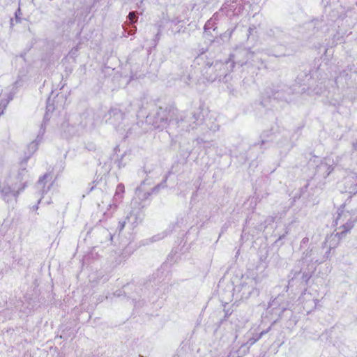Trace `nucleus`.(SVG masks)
Instances as JSON below:
<instances>
[{
  "label": "nucleus",
  "mask_w": 357,
  "mask_h": 357,
  "mask_svg": "<svg viewBox=\"0 0 357 357\" xmlns=\"http://www.w3.org/2000/svg\"><path fill=\"white\" fill-rule=\"evenodd\" d=\"M252 57H257L258 60L260 59L259 52L251 51L247 48L239 49L230 55L229 59L227 60V65H229V71H231L236 63L241 66L247 65L250 62V59Z\"/></svg>",
  "instance_id": "7"
},
{
  "label": "nucleus",
  "mask_w": 357,
  "mask_h": 357,
  "mask_svg": "<svg viewBox=\"0 0 357 357\" xmlns=\"http://www.w3.org/2000/svg\"><path fill=\"white\" fill-rule=\"evenodd\" d=\"M96 275V279L98 281L102 280V282H105V280H107V278H104L105 277V271H103L102 270L97 271Z\"/></svg>",
  "instance_id": "34"
},
{
  "label": "nucleus",
  "mask_w": 357,
  "mask_h": 357,
  "mask_svg": "<svg viewBox=\"0 0 357 357\" xmlns=\"http://www.w3.org/2000/svg\"><path fill=\"white\" fill-rule=\"evenodd\" d=\"M190 68L197 70L199 79L202 77L210 82H213L222 75L220 72L222 69L227 68L229 71V66L227 65V61L225 63L219 61H214L212 58L208 57L204 53H202L195 58Z\"/></svg>",
  "instance_id": "1"
},
{
  "label": "nucleus",
  "mask_w": 357,
  "mask_h": 357,
  "mask_svg": "<svg viewBox=\"0 0 357 357\" xmlns=\"http://www.w3.org/2000/svg\"><path fill=\"white\" fill-rule=\"evenodd\" d=\"M266 36L271 43V47L266 50L268 56L275 57L286 56V47L290 41V35L280 27L274 26L266 31Z\"/></svg>",
  "instance_id": "3"
},
{
  "label": "nucleus",
  "mask_w": 357,
  "mask_h": 357,
  "mask_svg": "<svg viewBox=\"0 0 357 357\" xmlns=\"http://www.w3.org/2000/svg\"><path fill=\"white\" fill-rule=\"evenodd\" d=\"M158 239H159V238H158L157 236H153V237H152V241H152V242H153V241H158Z\"/></svg>",
  "instance_id": "52"
},
{
  "label": "nucleus",
  "mask_w": 357,
  "mask_h": 357,
  "mask_svg": "<svg viewBox=\"0 0 357 357\" xmlns=\"http://www.w3.org/2000/svg\"><path fill=\"white\" fill-rule=\"evenodd\" d=\"M277 144L280 147L289 146V139L288 137H282L281 141H278Z\"/></svg>",
  "instance_id": "31"
},
{
  "label": "nucleus",
  "mask_w": 357,
  "mask_h": 357,
  "mask_svg": "<svg viewBox=\"0 0 357 357\" xmlns=\"http://www.w3.org/2000/svg\"><path fill=\"white\" fill-rule=\"evenodd\" d=\"M312 272L310 271H302L301 269L299 270H292L290 275L289 279L288 281V285L285 287L286 291H287L289 286H294L296 285H301V284H306L308 282V280L311 278Z\"/></svg>",
  "instance_id": "11"
},
{
  "label": "nucleus",
  "mask_w": 357,
  "mask_h": 357,
  "mask_svg": "<svg viewBox=\"0 0 357 357\" xmlns=\"http://www.w3.org/2000/svg\"><path fill=\"white\" fill-rule=\"evenodd\" d=\"M78 50H79V46H77L75 47H73L69 52L68 54V56H70V58H75L77 56V52H78Z\"/></svg>",
  "instance_id": "36"
},
{
  "label": "nucleus",
  "mask_w": 357,
  "mask_h": 357,
  "mask_svg": "<svg viewBox=\"0 0 357 357\" xmlns=\"http://www.w3.org/2000/svg\"><path fill=\"white\" fill-rule=\"evenodd\" d=\"M29 158V155L23 160L20 163V168L16 176L17 181L15 183H17L19 185L22 183L27 184V178H29V172L26 168L27 160Z\"/></svg>",
  "instance_id": "16"
},
{
  "label": "nucleus",
  "mask_w": 357,
  "mask_h": 357,
  "mask_svg": "<svg viewBox=\"0 0 357 357\" xmlns=\"http://www.w3.org/2000/svg\"><path fill=\"white\" fill-rule=\"evenodd\" d=\"M354 148L357 150V141L353 144Z\"/></svg>",
  "instance_id": "54"
},
{
  "label": "nucleus",
  "mask_w": 357,
  "mask_h": 357,
  "mask_svg": "<svg viewBox=\"0 0 357 357\" xmlns=\"http://www.w3.org/2000/svg\"><path fill=\"white\" fill-rule=\"evenodd\" d=\"M173 357H180V355L177 354L176 355H174Z\"/></svg>",
  "instance_id": "58"
},
{
  "label": "nucleus",
  "mask_w": 357,
  "mask_h": 357,
  "mask_svg": "<svg viewBox=\"0 0 357 357\" xmlns=\"http://www.w3.org/2000/svg\"><path fill=\"white\" fill-rule=\"evenodd\" d=\"M130 206V211L118 222L115 234H120L126 227L132 232L142 222L144 218V206L137 201L132 202Z\"/></svg>",
  "instance_id": "4"
},
{
  "label": "nucleus",
  "mask_w": 357,
  "mask_h": 357,
  "mask_svg": "<svg viewBox=\"0 0 357 357\" xmlns=\"http://www.w3.org/2000/svg\"><path fill=\"white\" fill-rule=\"evenodd\" d=\"M119 151H120L119 146L117 145L114 148V155L112 156H111L109 158H107V157L104 158L103 155H101L100 157L98 159V165H101L102 163H103L105 165L107 162V160L110 159V160H114V162L117 165V166L119 168H121V167H123L125 165V164H123L122 160L124 156V154L121 155V158L120 159L114 158L115 154H116L117 152H119Z\"/></svg>",
  "instance_id": "21"
},
{
  "label": "nucleus",
  "mask_w": 357,
  "mask_h": 357,
  "mask_svg": "<svg viewBox=\"0 0 357 357\" xmlns=\"http://www.w3.org/2000/svg\"><path fill=\"white\" fill-rule=\"evenodd\" d=\"M128 19L129 20L130 24H131L132 25H135V24L138 20L137 13L135 12V11L130 12L128 15Z\"/></svg>",
  "instance_id": "29"
},
{
  "label": "nucleus",
  "mask_w": 357,
  "mask_h": 357,
  "mask_svg": "<svg viewBox=\"0 0 357 357\" xmlns=\"http://www.w3.org/2000/svg\"><path fill=\"white\" fill-rule=\"evenodd\" d=\"M341 217H342V214H341V213H338V216H337V218H336V224H337V225L338 224V223H337V222L340 220Z\"/></svg>",
  "instance_id": "47"
},
{
  "label": "nucleus",
  "mask_w": 357,
  "mask_h": 357,
  "mask_svg": "<svg viewBox=\"0 0 357 357\" xmlns=\"http://www.w3.org/2000/svg\"><path fill=\"white\" fill-rule=\"evenodd\" d=\"M100 233L105 236V239L101 240L102 243L103 242H107L108 241H112L114 234H112L108 229L105 228H101Z\"/></svg>",
  "instance_id": "27"
},
{
  "label": "nucleus",
  "mask_w": 357,
  "mask_h": 357,
  "mask_svg": "<svg viewBox=\"0 0 357 357\" xmlns=\"http://www.w3.org/2000/svg\"><path fill=\"white\" fill-rule=\"evenodd\" d=\"M354 66H348L347 68L342 70L335 78V84L337 87L351 86L353 82V77L356 75Z\"/></svg>",
  "instance_id": "12"
},
{
  "label": "nucleus",
  "mask_w": 357,
  "mask_h": 357,
  "mask_svg": "<svg viewBox=\"0 0 357 357\" xmlns=\"http://www.w3.org/2000/svg\"><path fill=\"white\" fill-rule=\"evenodd\" d=\"M105 252V250L98 246H93L92 248H91V261H95L100 257H102Z\"/></svg>",
  "instance_id": "25"
},
{
  "label": "nucleus",
  "mask_w": 357,
  "mask_h": 357,
  "mask_svg": "<svg viewBox=\"0 0 357 357\" xmlns=\"http://www.w3.org/2000/svg\"><path fill=\"white\" fill-rule=\"evenodd\" d=\"M257 281L253 278L247 277L243 279L239 285L234 287V291L239 294L241 299H247L251 295H258L259 291L256 288Z\"/></svg>",
  "instance_id": "9"
},
{
  "label": "nucleus",
  "mask_w": 357,
  "mask_h": 357,
  "mask_svg": "<svg viewBox=\"0 0 357 357\" xmlns=\"http://www.w3.org/2000/svg\"><path fill=\"white\" fill-rule=\"evenodd\" d=\"M17 13H20V8L17 10V12H15V17H16V20H17V22H19L20 20H18Z\"/></svg>",
  "instance_id": "51"
},
{
  "label": "nucleus",
  "mask_w": 357,
  "mask_h": 357,
  "mask_svg": "<svg viewBox=\"0 0 357 357\" xmlns=\"http://www.w3.org/2000/svg\"><path fill=\"white\" fill-rule=\"evenodd\" d=\"M319 251V248H312L310 249H307L305 251L303 252L302 259L305 262H310L319 264L324 262V258L320 259L318 257V254Z\"/></svg>",
  "instance_id": "15"
},
{
  "label": "nucleus",
  "mask_w": 357,
  "mask_h": 357,
  "mask_svg": "<svg viewBox=\"0 0 357 357\" xmlns=\"http://www.w3.org/2000/svg\"><path fill=\"white\" fill-rule=\"evenodd\" d=\"M260 59H257V57H252V59H250V62L248 64H250L251 66H257L258 64L262 63V59L261 56H259Z\"/></svg>",
  "instance_id": "35"
},
{
  "label": "nucleus",
  "mask_w": 357,
  "mask_h": 357,
  "mask_svg": "<svg viewBox=\"0 0 357 357\" xmlns=\"http://www.w3.org/2000/svg\"><path fill=\"white\" fill-rule=\"evenodd\" d=\"M152 171H153L152 168H149L146 165H144L143 167L142 172L144 174H146V175H148L149 174H151Z\"/></svg>",
  "instance_id": "42"
},
{
  "label": "nucleus",
  "mask_w": 357,
  "mask_h": 357,
  "mask_svg": "<svg viewBox=\"0 0 357 357\" xmlns=\"http://www.w3.org/2000/svg\"><path fill=\"white\" fill-rule=\"evenodd\" d=\"M112 256H113V257H115L116 255H119V258L121 257V256L119 255V253H117L116 252H113L112 253Z\"/></svg>",
  "instance_id": "53"
},
{
  "label": "nucleus",
  "mask_w": 357,
  "mask_h": 357,
  "mask_svg": "<svg viewBox=\"0 0 357 357\" xmlns=\"http://www.w3.org/2000/svg\"><path fill=\"white\" fill-rule=\"evenodd\" d=\"M160 31L158 30V31L157 32V33L155 36V39H154L155 45H156L157 42L160 40Z\"/></svg>",
  "instance_id": "43"
},
{
  "label": "nucleus",
  "mask_w": 357,
  "mask_h": 357,
  "mask_svg": "<svg viewBox=\"0 0 357 357\" xmlns=\"http://www.w3.org/2000/svg\"><path fill=\"white\" fill-rule=\"evenodd\" d=\"M190 154H191V151L189 149L181 150V155L185 160H187L189 158Z\"/></svg>",
  "instance_id": "38"
},
{
  "label": "nucleus",
  "mask_w": 357,
  "mask_h": 357,
  "mask_svg": "<svg viewBox=\"0 0 357 357\" xmlns=\"http://www.w3.org/2000/svg\"><path fill=\"white\" fill-rule=\"evenodd\" d=\"M144 0H139V1L137 2V8L140 10V14L142 15L143 12L145 10V8L143 4Z\"/></svg>",
  "instance_id": "40"
},
{
  "label": "nucleus",
  "mask_w": 357,
  "mask_h": 357,
  "mask_svg": "<svg viewBox=\"0 0 357 357\" xmlns=\"http://www.w3.org/2000/svg\"><path fill=\"white\" fill-rule=\"evenodd\" d=\"M124 192V185L122 183H120L116 187V194L123 193Z\"/></svg>",
  "instance_id": "41"
},
{
  "label": "nucleus",
  "mask_w": 357,
  "mask_h": 357,
  "mask_svg": "<svg viewBox=\"0 0 357 357\" xmlns=\"http://www.w3.org/2000/svg\"><path fill=\"white\" fill-rule=\"evenodd\" d=\"M223 321H224V319H220V324H222V323H223Z\"/></svg>",
  "instance_id": "59"
},
{
  "label": "nucleus",
  "mask_w": 357,
  "mask_h": 357,
  "mask_svg": "<svg viewBox=\"0 0 357 357\" xmlns=\"http://www.w3.org/2000/svg\"><path fill=\"white\" fill-rule=\"evenodd\" d=\"M98 282H99V281H98V280H97L96 279V280L94 279V280H93L92 281L91 280V286H92V287H94V284H93V283L97 284V283H98Z\"/></svg>",
  "instance_id": "48"
},
{
  "label": "nucleus",
  "mask_w": 357,
  "mask_h": 357,
  "mask_svg": "<svg viewBox=\"0 0 357 357\" xmlns=\"http://www.w3.org/2000/svg\"><path fill=\"white\" fill-rule=\"evenodd\" d=\"M277 321L278 320L273 321L271 325L266 330H264L259 333H257L254 335L252 337L249 338L246 343H244L243 344L241 345L238 352H240L241 354L244 355L252 345H253L257 341H258L263 335L267 334L268 332L271 331L273 326L277 322Z\"/></svg>",
  "instance_id": "14"
},
{
  "label": "nucleus",
  "mask_w": 357,
  "mask_h": 357,
  "mask_svg": "<svg viewBox=\"0 0 357 357\" xmlns=\"http://www.w3.org/2000/svg\"><path fill=\"white\" fill-rule=\"evenodd\" d=\"M272 132L271 130L264 131L261 135V144H265L266 142H268L270 140H273L272 137Z\"/></svg>",
  "instance_id": "26"
},
{
  "label": "nucleus",
  "mask_w": 357,
  "mask_h": 357,
  "mask_svg": "<svg viewBox=\"0 0 357 357\" xmlns=\"http://www.w3.org/2000/svg\"><path fill=\"white\" fill-rule=\"evenodd\" d=\"M204 29L205 32H207L211 29H213V31H215L217 28L214 27L213 22H212L211 20H209L206 22Z\"/></svg>",
  "instance_id": "33"
},
{
  "label": "nucleus",
  "mask_w": 357,
  "mask_h": 357,
  "mask_svg": "<svg viewBox=\"0 0 357 357\" xmlns=\"http://www.w3.org/2000/svg\"><path fill=\"white\" fill-rule=\"evenodd\" d=\"M114 266H116L121 263V259H116L114 261L112 262Z\"/></svg>",
  "instance_id": "49"
},
{
  "label": "nucleus",
  "mask_w": 357,
  "mask_h": 357,
  "mask_svg": "<svg viewBox=\"0 0 357 357\" xmlns=\"http://www.w3.org/2000/svg\"><path fill=\"white\" fill-rule=\"evenodd\" d=\"M139 357H144V356H142L139 355Z\"/></svg>",
  "instance_id": "64"
},
{
  "label": "nucleus",
  "mask_w": 357,
  "mask_h": 357,
  "mask_svg": "<svg viewBox=\"0 0 357 357\" xmlns=\"http://www.w3.org/2000/svg\"><path fill=\"white\" fill-rule=\"evenodd\" d=\"M48 177V174H45L43 176L40 177L38 183H37V188H43L45 185V180Z\"/></svg>",
  "instance_id": "32"
},
{
  "label": "nucleus",
  "mask_w": 357,
  "mask_h": 357,
  "mask_svg": "<svg viewBox=\"0 0 357 357\" xmlns=\"http://www.w3.org/2000/svg\"><path fill=\"white\" fill-rule=\"evenodd\" d=\"M33 208L37 209L38 208V206H34Z\"/></svg>",
  "instance_id": "63"
},
{
  "label": "nucleus",
  "mask_w": 357,
  "mask_h": 357,
  "mask_svg": "<svg viewBox=\"0 0 357 357\" xmlns=\"http://www.w3.org/2000/svg\"><path fill=\"white\" fill-rule=\"evenodd\" d=\"M279 319H287L288 326H292L296 325L297 319L296 316L294 314V312L289 308V307H283V310L279 313Z\"/></svg>",
  "instance_id": "18"
},
{
  "label": "nucleus",
  "mask_w": 357,
  "mask_h": 357,
  "mask_svg": "<svg viewBox=\"0 0 357 357\" xmlns=\"http://www.w3.org/2000/svg\"><path fill=\"white\" fill-rule=\"evenodd\" d=\"M26 188V183H3L0 185V194L1 198L8 204L13 205L17 202L19 194Z\"/></svg>",
  "instance_id": "8"
},
{
  "label": "nucleus",
  "mask_w": 357,
  "mask_h": 357,
  "mask_svg": "<svg viewBox=\"0 0 357 357\" xmlns=\"http://www.w3.org/2000/svg\"><path fill=\"white\" fill-rule=\"evenodd\" d=\"M199 75L197 74V70L195 68H191L188 71L183 73L181 75V80L185 84L189 85L192 81L199 79Z\"/></svg>",
  "instance_id": "22"
},
{
  "label": "nucleus",
  "mask_w": 357,
  "mask_h": 357,
  "mask_svg": "<svg viewBox=\"0 0 357 357\" xmlns=\"http://www.w3.org/2000/svg\"><path fill=\"white\" fill-rule=\"evenodd\" d=\"M93 190V187H91L90 190L91 192Z\"/></svg>",
  "instance_id": "62"
},
{
  "label": "nucleus",
  "mask_w": 357,
  "mask_h": 357,
  "mask_svg": "<svg viewBox=\"0 0 357 357\" xmlns=\"http://www.w3.org/2000/svg\"><path fill=\"white\" fill-rule=\"evenodd\" d=\"M289 229L287 227L285 228L284 233L282 234L279 235L278 238L275 241V243H278L279 241L283 240L285 236L289 234Z\"/></svg>",
  "instance_id": "37"
},
{
  "label": "nucleus",
  "mask_w": 357,
  "mask_h": 357,
  "mask_svg": "<svg viewBox=\"0 0 357 357\" xmlns=\"http://www.w3.org/2000/svg\"><path fill=\"white\" fill-rule=\"evenodd\" d=\"M15 86L16 87H18V86H21V83H20V79L16 80V82H15Z\"/></svg>",
  "instance_id": "46"
},
{
  "label": "nucleus",
  "mask_w": 357,
  "mask_h": 357,
  "mask_svg": "<svg viewBox=\"0 0 357 357\" xmlns=\"http://www.w3.org/2000/svg\"><path fill=\"white\" fill-rule=\"evenodd\" d=\"M204 115L200 108L192 112H181L169 125V135H182L197 128L204 123Z\"/></svg>",
  "instance_id": "2"
},
{
  "label": "nucleus",
  "mask_w": 357,
  "mask_h": 357,
  "mask_svg": "<svg viewBox=\"0 0 357 357\" xmlns=\"http://www.w3.org/2000/svg\"><path fill=\"white\" fill-rule=\"evenodd\" d=\"M330 252H331V249H329L328 251L326 252L325 253V255L323 256L322 259L324 258V261H325V258H328V255L330 254Z\"/></svg>",
  "instance_id": "45"
},
{
  "label": "nucleus",
  "mask_w": 357,
  "mask_h": 357,
  "mask_svg": "<svg viewBox=\"0 0 357 357\" xmlns=\"http://www.w3.org/2000/svg\"><path fill=\"white\" fill-rule=\"evenodd\" d=\"M50 189V186H48L47 190H45L44 189L42 190V195H44Z\"/></svg>",
  "instance_id": "56"
},
{
  "label": "nucleus",
  "mask_w": 357,
  "mask_h": 357,
  "mask_svg": "<svg viewBox=\"0 0 357 357\" xmlns=\"http://www.w3.org/2000/svg\"><path fill=\"white\" fill-rule=\"evenodd\" d=\"M173 174V172L172 169L169 170L167 172V173L164 176V178L162 179V181L159 183L157 185H155L154 188H153L151 189V191L149 192H144L142 195V198L143 199H147L151 194H153V193H157L159 192L160 189V188H165L167 185H166V183H167V181L169 178V176Z\"/></svg>",
  "instance_id": "19"
},
{
  "label": "nucleus",
  "mask_w": 357,
  "mask_h": 357,
  "mask_svg": "<svg viewBox=\"0 0 357 357\" xmlns=\"http://www.w3.org/2000/svg\"><path fill=\"white\" fill-rule=\"evenodd\" d=\"M47 109L48 111H50V110L51 109V106H50V105H47Z\"/></svg>",
  "instance_id": "57"
},
{
  "label": "nucleus",
  "mask_w": 357,
  "mask_h": 357,
  "mask_svg": "<svg viewBox=\"0 0 357 357\" xmlns=\"http://www.w3.org/2000/svg\"><path fill=\"white\" fill-rule=\"evenodd\" d=\"M354 220H349L346 223L342 224L339 228L338 231L335 236H338L339 238H342L345 236L347 232H349L354 226Z\"/></svg>",
  "instance_id": "24"
},
{
  "label": "nucleus",
  "mask_w": 357,
  "mask_h": 357,
  "mask_svg": "<svg viewBox=\"0 0 357 357\" xmlns=\"http://www.w3.org/2000/svg\"><path fill=\"white\" fill-rule=\"evenodd\" d=\"M141 187L138 188L137 190V192H138V196H140V192H141Z\"/></svg>",
  "instance_id": "55"
},
{
  "label": "nucleus",
  "mask_w": 357,
  "mask_h": 357,
  "mask_svg": "<svg viewBox=\"0 0 357 357\" xmlns=\"http://www.w3.org/2000/svg\"><path fill=\"white\" fill-rule=\"evenodd\" d=\"M333 169L334 168L333 165L329 164L326 161H322L317 166L316 174L323 176L324 178H326L330 175Z\"/></svg>",
  "instance_id": "20"
},
{
  "label": "nucleus",
  "mask_w": 357,
  "mask_h": 357,
  "mask_svg": "<svg viewBox=\"0 0 357 357\" xmlns=\"http://www.w3.org/2000/svg\"><path fill=\"white\" fill-rule=\"evenodd\" d=\"M251 221L252 218L248 217L245 220V225L243 227L241 234L242 240L245 239L246 241H248L249 238L248 236H247V235H250L252 238H254L260 232L264 231V229L267 227L268 225H270L275 221V218L273 216H268L266 218L264 223L261 222L260 224L255 225L252 229H250V225H253V223H251Z\"/></svg>",
  "instance_id": "10"
},
{
  "label": "nucleus",
  "mask_w": 357,
  "mask_h": 357,
  "mask_svg": "<svg viewBox=\"0 0 357 357\" xmlns=\"http://www.w3.org/2000/svg\"><path fill=\"white\" fill-rule=\"evenodd\" d=\"M145 181H143L142 182V184H141V185L144 184V183H145Z\"/></svg>",
  "instance_id": "61"
},
{
  "label": "nucleus",
  "mask_w": 357,
  "mask_h": 357,
  "mask_svg": "<svg viewBox=\"0 0 357 357\" xmlns=\"http://www.w3.org/2000/svg\"><path fill=\"white\" fill-rule=\"evenodd\" d=\"M224 312H225V316H224V319H225L226 318H227L231 314V312H229V310H224Z\"/></svg>",
  "instance_id": "44"
},
{
  "label": "nucleus",
  "mask_w": 357,
  "mask_h": 357,
  "mask_svg": "<svg viewBox=\"0 0 357 357\" xmlns=\"http://www.w3.org/2000/svg\"><path fill=\"white\" fill-rule=\"evenodd\" d=\"M45 132V121H44V122L40 126V128L39 129V131H38V135H37L36 139L38 140V142H41Z\"/></svg>",
  "instance_id": "30"
},
{
  "label": "nucleus",
  "mask_w": 357,
  "mask_h": 357,
  "mask_svg": "<svg viewBox=\"0 0 357 357\" xmlns=\"http://www.w3.org/2000/svg\"><path fill=\"white\" fill-rule=\"evenodd\" d=\"M176 114V110L169 107H159L153 114L147 115L146 121L151 124L155 129L163 130L167 128L169 132V125L171 120H174V117Z\"/></svg>",
  "instance_id": "6"
},
{
  "label": "nucleus",
  "mask_w": 357,
  "mask_h": 357,
  "mask_svg": "<svg viewBox=\"0 0 357 357\" xmlns=\"http://www.w3.org/2000/svg\"><path fill=\"white\" fill-rule=\"evenodd\" d=\"M284 86H277L273 88H267L265 90L263 98L261 100V104L264 106H266V99H273L277 100H286V93L284 90Z\"/></svg>",
  "instance_id": "13"
},
{
  "label": "nucleus",
  "mask_w": 357,
  "mask_h": 357,
  "mask_svg": "<svg viewBox=\"0 0 357 357\" xmlns=\"http://www.w3.org/2000/svg\"><path fill=\"white\" fill-rule=\"evenodd\" d=\"M40 143V142H38V140L35 139L28 145L27 149L29 155H31L36 151V150L38 149V144Z\"/></svg>",
  "instance_id": "28"
},
{
  "label": "nucleus",
  "mask_w": 357,
  "mask_h": 357,
  "mask_svg": "<svg viewBox=\"0 0 357 357\" xmlns=\"http://www.w3.org/2000/svg\"><path fill=\"white\" fill-rule=\"evenodd\" d=\"M307 242H308V238L305 237V238H303V240L301 241V243L302 244H305V243H306Z\"/></svg>",
  "instance_id": "50"
},
{
  "label": "nucleus",
  "mask_w": 357,
  "mask_h": 357,
  "mask_svg": "<svg viewBox=\"0 0 357 357\" xmlns=\"http://www.w3.org/2000/svg\"><path fill=\"white\" fill-rule=\"evenodd\" d=\"M290 303L289 301H285V294H279L278 296L274 298L268 303V307H271L273 310H276L278 308L281 310H283V307H289Z\"/></svg>",
  "instance_id": "17"
},
{
  "label": "nucleus",
  "mask_w": 357,
  "mask_h": 357,
  "mask_svg": "<svg viewBox=\"0 0 357 357\" xmlns=\"http://www.w3.org/2000/svg\"><path fill=\"white\" fill-rule=\"evenodd\" d=\"M109 114L110 116L109 120L114 124H120L124 117V114L117 108L111 109Z\"/></svg>",
  "instance_id": "23"
},
{
  "label": "nucleus",
  "mask_w": 357,
  "mask_h": 357,
  "mask_svg": "<svg viewBox=\"0 0 357 357\" xmlns=\"http://www.w3.org/2000/svg\"><path fill=\"white\" fill-rule=\"evenodd\" d=\"M137 31V27L135 25H132L130 24V28L129 29L126 30V31L128 33L129 35H133Z\"/></svg>",
  "instance_id": "39"
},
{
  "label": "nucleus",
  "mask_w": 357,
  "mask_h": 357,
  "mask_svg": "<svg viewBox=\"0 0 357 357\" xmlns=\"http://www.w3.org/2000/svg\"><path fill=\"white\" fill-rule=\"evenodd\" d=\"M42 202V198L38 200V204Z\"/></svg>",
  "instance_id": "60"
},
{
  "label": "nucleus",
  "mask_w": 357,
  "mask_h": 357,
  "mask_svg": "<svg viewBox=\"0 0 357 357\" xmlns=\"http://www.w3.org/2000/svg\"><path fill=\"white\" fill-rule=\"evenodd\" d=\"M88 102L86 100L80 101L78 104L77 109L79 111V119H77V130L70 125L68 120H65L61 124V132L63 137H68L76 133L79 130H84L87 128L89 124V112H88Z\"/></svg>",
  "instance_id": "5"
}]
</instances>
